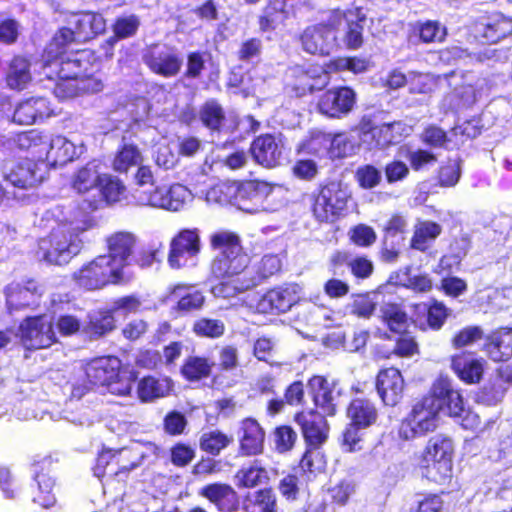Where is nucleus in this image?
<instances>
[{
	"mask_svg": "<svg viewBox=\"0 0 512 512\" xmlns=\"http://www.w3.org/2000/svg\"><path fill=\"white\" fill-rule=\"evenodd\" d=\"M346 413L351 423L365 429L374 425L378 419L376 407L370 400L365 398L352 399Z\"/></svg>",
	"mask_w": 512,
	"mask_h": 512,
	"instance_id": "7c9ffc66",
	"label": "nucleus"
},
{
	"mask_svg": "<svg viewBox=\"0 0 512 512\" xmlns=\"http://www.w3.org/2000/svg\"><path fill=\"white\" fill-rule=\"evenodd\" d=\"M19 330L21 340L28 349L47 348L56 341L52 320L46 315L25 319Z\"/></svg>",
	"mask_w": 512,
	"mask_h": 512,
	"instance_id": "ddd939ff",
	"label": "nucleus"
},
{
	"mask_svg": "<svg viewBox=\"0 0 512 512\" xmlns=\"http://www.w3.org/2000/svg\"><path fill=\"white\" fill-rule=\"evenodd\" d=\"M232 439L219 430L205 432L199 440L200 449L213 456L218 455L225 449Z\"/></svg>",
	"mask_w": 512,
	"mask_h": 512,
	"instance_id": "864d4df0",
	"label": "nucleus"
},
{
	"mask_svg": "<svg viewBox=\"0 0 512 512\" xmlns=\"http://www.w3.org/2000/svg\"><path fill=\"white\" fill-rule=\"evenodd\" d=\"M440 411H446L453 418H460L464 412L463 397L452 386H432L430 392L400 421L398 437L407 441L433 432Z\"/></svg>",
	"mask_w": 512,
	"mask_h": 512,
	"instance_id": "f03ea898",
	"label": "nucleus"
},
{
	"mask_svg": "<svg viewBox=\"0 0 512 512\" xmlns=\"http://www.w3.org/2000/svg\"><path fill=\"white\" fill-rule=\"evenodd\" d=\"M417 470L421 477L426 479L428 482L437 485H446L451 482L453 464L418 456Z\"/></svg>",
	"mask_w": 512,
	"mask_h": 512,
	"instance_id": "c85d7f7f",
	"label": "nucleus"
},
{
	"mask_svg": "<svg viewBox=\"0 0 512 512\" xmlns=\"http://www.w3.org/2000/svg\"><path fill=\"white\" fill-rule=\"evenodd\" d=\"M251 274V272H246L243 279L237 278L229 282H221L212 288V292L215 296L230 298L249 290L259 282L258 278L251 276Z\"/></svg>",
	"mask_w": 512,
	"mask_h": 512,
	"instance_id": "79ce46f5",
	"label": "nucleus"
},
{
	"mask_svg": "<svg viewBox=\"0 0 512 512\" xmlns=\"http://www.w3.org/2000/svg\"><path fill=\"white\" fill-rule=\"evenodd\" d=\"M455 446L453 440L444 434L430 437L419 456L453 464Z\"/></svg>",
	"mask_w": 512,
	"mask_h": 512,
	"instance_id": "473e14b6",
	"label": "nucleus"
},
{
	"mask_svg": "<svg viewBox=\"0 0 512 512\" xmlns=\"http://www.w3.org/2000/svg\"><path fill=\"white\" fill-rule=\"evenodd\" d=\"M250 152L258 164L272 168L281 163L283 144L280 138L272 134H263L251 143Z\"/></svg>",
	"mask_w": 512,
	"mask_h": 512,
	"instance_id": "6ab92c4d",
	"label": "nucleus"
},
{
	"mask_svg": "<svg viewBox=\"0 0 512 512\" xmlns=\"http://www.w3.org/2000/svg\"><path fill=\"white\" fill-rule=\"evenodd\" d=\"M482 26V35L488 42L495 43L512 34V18L501 13L490 16Z\"/></svg>",
	"mask_w": 512,
	"mask_h": 512,
	"instance_id": "c9c22d12",
	"label": "nucleus"
},
{
	"mask_svg": "<svg viewBox=\"0 0 512 512\" xmlns=\"http://www.w3.org/2000/svg\"><path fill=\"white\" fill-rule=\"evenodd\" d=\"M273 187L264 181H246L241 183L235 193L238 208L247 213H258L267 209L266 200Z\"/></svg>",
	"mask_w": 512,
	"mask_h": 512,
	"instance_id": "4468645a",
	"label": "nucleus"
},
{
	"mask_svg": "<svg viewBox=\"0 0 512 512\" xmlns=\"http://www.w3.org/2000/svg\"><path fill=\"white\" fill-rule=\"evenodd\" d=\"M100 163L96 160L80 168L73 179V188L79 194L97 193L101 179Z\"/></svg>",
	"mask_w": 512,
	"mask_h": 512,
	"instance_id": "2f4dec72",
	"label": "nucleus"
},
{
	"mask_svg": "<svg viewBox=\"0 0 512 512\" xmlns=\"http://www.w3.org/2000/svg\"><path fill=\"white\" fill-rule=\"evenodd\" d=\"M43 166V163L39 164L31 159H22L16 163L6 164L4 176L15 187L31 188L43 181L44 176L41 169Z\"/></svg>",
	"mask_w": 512,
	"mask_h": 512,
	"instance_id": "dca6fc26",
	"label": "nucleus"
},
{
	"mask_svg": "<svg viewBox=\"0 0 512 512\" xmlns=\"http://www.w3.org/2000/svg\"><path fill=\"white\" fill-rule=\"evenodd\" d=\"M106 29V21L101 14L93 12L74 13L69 16L67 26L61 28L49 44V53L54 47H66L72 43H83L101 34Z\"/></svg>",
	"mask_w": 512,
	"mask_h": 512,
	"instance_id": "20e7f679",
	"label": "nucleus"
},
{
	"mask_svg": "<svg viewBox=\"0 0 512 512\" xmlns=\"http://www.w3.org/2000/svg\"><path fill=\"white\" fill-rule=\"evenodd\" d=\"M442 227L432 221H421L414 227L411 247L419 251L427 250L441 234Z\"/></svg>",
	"mask_w": 512,
	"mask_h": 512,
	"instance_id": "e433bc0d",
	"label": "nucleus"
},
{
	"mask_svg": "<svg viewBox=\"0 0 512 512\" xmlns=\"http://www.w3.org/2000/svg\"><path fill=\"white\" fill-rule=\"evenodd\" d=\"M143 445L140 441H133L121 448H102L96 458L95 475L103 478L107 468L114 466L116 469L113 471V476L128 477L130 472L142 466L147 458Z\"/></svg>",
	"mask_w": 512,
	"mask_h": 512,
	"instance_id": "7ed1b4c3",
	"label": "nucleus"
},
{
	"mask_svg": "<svg viewBox=\"0 0 512 512\" xmlns=\"http://www.w3.org/2000/svg\"><path fill=\"white\" fill-rule=\"evenodd\" d=\"M213 366L214 362L207 358L190 356L181 367V373L188 381H199L211 374Z\"/></svg>",
	"mask_w": 512,
	"mask_h": 512,
	"instance_id": "a18cd8bd",
	"label": "nucleus"
},
{
	"mask_svg": "<svg viewBox=\"0 0 512 512\" xmlns=\"http://www.w3.org/2000/svg\"><path fill=\"white\" fill-rule=\"evenodd\" d=\"M135 243L136 236L131 232H116L107 238L109 254L106 256L113 259V265L117 266L121 273L127 259L133 252Z\"/></svg>",
	"mask_w": 512,
	"mask_h": 512,
	"instance_id": "cd10ccee",
	"label": "nucleus"
},
{
	"mask_svg": "<svg viewBox=\"0 0 512 512\" xmlns=\"http://www.w3.org/2000/svg\"><path fill=\"white\" fill-rule=\"evenodd\" d=\"M141 161L142 156L136 146L124 145L113 161V168L118 172H127L130 167L140 164Z\"/></svg>",
	"mask_w": 512,
	"mask_h": 512,
	"instance_id": "4d7b16f0",
	"label": "nucleus"
},
{
	"mask_svg": "<svg viewBox=\"0 0 512 512\" xmlns=\"http://www.w3.org/2000/svg\"><path fill=\"white\" fill-rule=\"evenodd\" d=\"M30 468L33 471V480L39 479L38 473L45 478H56L59 468V459L53 454H36L31 458Z\"/></svg>",
	"mask_w": 512,
	"mask_h": 512,
	"instance_id": "09e8293b",
	"label": "nucleus"
},
{
	"mask_svg": "<svg viewBox=\"0 0 512 512\" xmlns=\"http://www.w3.org/2000/svg\"><path fill=\"white\" fill-rule=\"evenodd\" d=\"M52 114L53 109L46 98L32 97L16 106L12 120L20 125H31L37 120L50 117Z\"/></svg>",
	"mask_w": 512,
	"mask_h": 512,
	"instance_id": "b1692460",
	"label": "nucleus"
},
{
	"mask_svg": "<svg viewBox=\"0 0 512 512\" xmlns=\"http://www.w3.org/2000/svg\"><path fill=\"white\" fill-rule=\"evenodd\" d=\"M297 433L289 425H281L274 430L275 448L279 453L291 451L297 441Z\"/></svg>",
	"mask_w": 512,
	"mask_h": 512,
	"instance_id": "680f3d73",
	"label": "nucleus"
},
{
	"mask_svg": "<svg viewBox=\"0 0 512 512\" xmlns=\"http://www.w3.org/2000/svg\"><path fill=\"white\" fill-rule=\"evenodd\" d=\"M321 448L305 446V450L298 463L303 473L316 474L324 469L326 461L324 455L320 452Z\"/></svg>",
	"mask_w": 512,
	"mask_h": 512,
	"instance_id": "603ef678",
	"label": "nucleus"
},
{
	"mask_svg": "<svg viewBox=\"0 0 512 512\" xmlns=\"http://www.w3.org/2000/svg\"><path fill=\"white\" fill-rule=\"evenodd\" d=\"M166 301L173 309L181 313L199 310L205 302L203 293L196 287L187 284H177L170 288Z\"/></svg>",
	"mask_w": 512,
	"mask_h": 512,
	"instance_id": "4be33fe9",
	"label": "nucleus"
},
{
	"mask_svg": "<svg viewBox=\"0 0 512 512\" xmlns=\"http://www.w3.org/2000/svg\"><path fill=\"white\" fill-rule=\"evenodd\" d=\"M295 0H269L263 10L259 25L263 31L275 29L282 24L290 15Z\"/></svg>",
	"mask_w": 512,
	"mask_h": 512,
	"instance_id": "c756f323",
	"label": "nucleus"
},
{
	"mask_svg": "<svg viewBox=\"0 0 512 512\" xmlns=\"http://www.w3.org/2000/svg\"><path fill=\"white\" fill-rule=\"evenodd\" d=\"M361 429H363L361 426H356L351 422L346 424L339 438V444L344 452L353 453L362 449Z\"/></svg>",
	"mask_w": 512,
	"mask_h": 512,
	"instance_id": "6e6d98bb",
	"label": "nucleus"
},
{
	"mask_svg": "<svg viewBox=\"0 0 512 512\" xmlns=\"http://www.w3.org/2000/svg\"><path fill=\"white\" fill-rule=\"evenodd\" d=\"M6 304L10 311L36 305L41 296L39 285L34 280L13 282L5 288Z\"/></svg>",
	"mask_w": 512,
	"mask_h": 512,
	"instance_id": "412c9836",
	"label": "nucleus"
},
{
	"mask_svg": "<svg viewBox=\"0 0 512 512\" xmlns=\"http://www.w3.org/2000/svg\"><path fill=\"white\" fill-rule=\"evenodd\" d=\"M199 118L205 127L219 131L225 121V112L215 99H209L200 107Z\"/></svg>",
	"mask_w": 512,
	"mask_h": 512,
	"instance_id": "de8ad7c7",
	"label": "nucleus"
},
{
	"mask_svg": "<svg viewBox=\"0 0 512 512\" xmlns=\"http://www.w3.org/2000/svg\"><path fill=\"white\" fill-rule=\"evenodd\" d=\"M313 402L325 416H334L341 397L340 390L336 386H311Z\"/></svg>",
	"mask_w": 512,
	"mask_h": 512,
	"instance_id": "f704fd0d",
	"label": "nucleus"
},
{
	"mask_svg": "<svg viewBox=\"0 0 512 512\" xmlns=\"http://www.w3.org/2000/svg\"><path fill=\"white\" fill-rule=\"evenodd\" d=\"M210 247L218 253H245L241 244L240 236L230 230H218L209 237Z\"/></svg>",
	"mask_w": 512,
	"mask_h": 512,
	"instance_id": "ea45409f",
	"label": "nucleus"
},
{
	"mask_svg": "<svg viewBox=\"0 0 512 512\" xmlns=\"http://www.w3.org/2000/svg\"><path fill=\"white\" fill-rule=\"evenodd\" d=\"M49 146L48 157L60 164L72 161L82 152V147H77L73 142L63 136H55L52 138Z\"/></svg>",
	"mask_w": 512,
	"mask_h": 512,
	"instance_id": "58836bf2",
	"label": "nucleus"
},
{
	"mask_svg": "<svg viewBox=\"0 0 512 512\" xmlns=\"http://www.w3.org/2000/svg\"><path fill=\"white\" fill-rule=\"evenodd\" d=\"M39 479H35L36 486L32 492V500L42 508H50L56 503V478H45L38 473Z\"/></svg>",
	"mask_w": 512,
	"mask_h": 512,
	"instance_id": "c03bdc74",
	"label": "nucleus"
},
{
	"mask_svg": "<svg viewBox=\"0 0 512 512\" xmlns=\"http://www.w3.org/2000/svg\"><path fill=\"white\" fill-rule=\"evenodd\" d=\"M200 250L199 229H183L171 240L168 264L172 269L195 266Z\"/></svg>",
	"mask_w": 512,
	"mask_h": 512,
	"instance_id": "9d476101",
	"label": "nucleus"
},
{
	"mask_svg": "<svg viewBox=\"0 0 512 512\" xmlns=\"http://www.w3.org/2000/svg\"><path fill=\"white\" fill-rule=\"evenodd\" d=\"M380 314L383 322L395 333L406 332L409 327L407 314L403 309L394 303H384L380 307Z\"/></svg>",
	"mask_w": 512,
	"mask_h": 512,
	"instance_id": "a19ab883",
	"label": "nucleus"
},
{
	"mask_svg": "<svg viewBox=\"0 0 512 512\" xmlns=\"http://www.w3.org/2000/svg\"><path fill=\"white\" fill-rule=\"evenodd\" d=\"M252 504L258 512H279L278 498L271 486L257 489L253 493Z\"/></svg>",
	"mask_w": 512,
	"mask_h": 512,
	"instance_id": "13d9d810",
	"label": "nucleus"
},
{
	"mask_svg": "<svg viewBox=\"0 0 512 512\" xmlns=\"http://www.w3.org/2000/svg\"><path fill=\"white\" fill-rule=\"evenodd\" d=\"M142 60L153 73L165 78L176 76L182 67V59L177 51L163 44L147 47L143 52Z\"/></svg>",
	"mask_w": 512,
	"mask_h": 512,
	"instance_id": "f8f14e48",
	"label": "nucleus"
},
{
	"mask_svg": "<svg viewBox=\"0 0 512 512\" xmlns=\"http://www.w3.org/2000/svg\"><path fill=\"white\" fill-rule=\"evenodd\" d=\"M408 84L411 93L426 94L434 90L436 80L430 74L410 72Z\"/></svg>",
	"mask_w": 512,
	"mask_h": 512,
	"instance_id": "338daca9",
	"label": "nucleus"
},
{
	"mask_svg": "<svg viewBox=\"0 0 512 512\" xmlns=\"http://www.w3.org/2000/svg\"><path fill=\"white\" fill-rule=\"evenodd\" d=\"M343 21L346 20L347 27L343 36V42L349 49H357L363 43V30L366 16L361 14L359 11L356 15V19L351 18L352 14L349 15L344 13Z\"/></svg>",
	"mask_w": 512,
	"mask_h": 512,
	"instance_id": "49530a36",
	"label": "nucleus"
},
{
	"mask_svg": "<svg viewBox=\"0 0 512 512\" xmlns=\"http://www.w3.org/2000/svg\"><path fill=\"white\" fill-rule=\"evenodd\" d=\"M199 495L213 504L218 512H238L240 510V496L228 483L214 482L204 485Z\"/></svg>",
	"mask_w": 512,
	"mask_h": 512,
	"instance_id": "a211bd4d",
	"label": "nucleus"
},
{
	"mask_svg": "<svg viewBox=\"0 0 512 512\" xmlns=\"http://www.w3.org/2000/svg\"><path fill=\"white\" fill-rule=\"evenodd\" d=\"M299 290L296 284L272 289L261 298L258 309L262 313H285L299 301Z\"/></svg>",
	"mask_w": 512,
	"mask_h": 512,
	"instance_id": "aec40b11",
	"label": "nucleus"
},
{
	"mask_svg": "<svg viewBox=\"0 0 512 512\" xmlns=\"http://www.w3.org/2000/svg\"><path fill=\"white\" fill-rule=\"evenodd\" d=\"M486 361L471 354L455 355L451 358V369L461 381L477 384L482 380Z\"/></svg>",
	"mask_w": 512,
	"mask_h": 512,
	"instance_id": "393cba45",
	"label": "nucleus"
},
{
	"mask_svg": "<svg viewBox=\"0 0 512 512\" xmlns=\"http://www.w3.org/2000/svg\"><path fill=\"white\" fill-rule=\"evenodd\" d=\"M242 435L239 439V451L244 456H256L264 450L265 432L260 424L251 418L242 421Z\"/></svg>",
	"mask_w": 512,
	"mask_h": 512,
	"instance_id": "a878e982",
	"label": "nucleus"
},
{
	"mask_svg": "<svg viewBox=\"0 0 512 512\" xmlns=\"http://www.w3.org/2000/svg\"><path fill=\"white\" fill-rule=\"evenodd\" d=\"M401 126L400 122H393L372 127L363 132L361 140L368 144L370 148H384L397 141L394 132L399 130Z\"/></svg>",
	"mask_w": 512,
	"mask_h": 512,
	"instance_id": "72a5a7b5",
	"label": "nucleus"
},
{
	"mask_svg": "<svg viewBox=\"0 0 512 512\" xmlns=\"http://www.w3.org/2000/svg\"><path fill=\"white\" fill-rule=\"evenodd\" d=\"M88 332L96 337H101L112 331L115 327V320L110 310L92 311L89 314Z\"/></svg>",
	"mask_w": 512,
	"mask_h": 512,
	"instance_id": "3c124183",
	"label": "nucleus"
},
{
	"mask_svg": "<svg viewBox=\"0 0 512 512\" xmlns=\"http://www.w3.org/2000/svg\"><path fill=\"white\" fill-rule=\"evenodd\" d=\"M376 304L370 294H358L352 296V302L348 305V309L351 314L367 319L374 313Z\"/></svg>",
	"mask_w": 512,
	"mask_h": 512,
	"instance_id": "e2e57ef3",
	"label": "nucleus"
},
{
	"mask_svg": "<svg viewBox=\"0 0 512 512\" xmlns=\"http://www.w3.org/2000/svg\"><path fill=\"white\" fill-rule=\"evenodd\" d=\"M139 25L140 20L136 15H125L116 19L113 30L116 37L128 38L136 33Z\"/></svg>",
	"mask_w": 512,
	"mask_h": 512,
	"instance_id": "774afa93",
	"label": "nucleus"
},
{
	"mask_svg": "<svg viewBox=\"0 0 512 512\" xmlns=\"http://www.w3.org/2000/svg\"><path fill=\"white\" fill-rule=\"evenodd\" d=\"M350 194L340 182L323 186L315 197L313 214L321 222H333L346 210Z\"/></svg>",
	"mask_w": 512,
	"mask_h": 512,
	"instance_id": "6e6552de",
	"label": "nucleus"
},
{
	"mask_svg": "<svg viewBox=\"0 0 512 512\" xmlns=\"http://www.w3.org/2000/svg\"><path fill=\"white\" fill-rule=\"evenodd\" d=\"M391 283L402 285L416 292H427L432 288V281L427 275L409 276L407 272L392 274L389 278Z\"/></svg>",
	"mask_w": 512,
	"mask_h": 512,
	"instance_id": "5fc2aeb1",
	"label": "nucleus"
},
{
	"mask_svg": "<svg viewBox=\"0 0 512 512\" xmlns=\"http://www.w3.org/2000/svg\"><path fill=\"white\" fill-rule=\"evenodd\" d=\"M126 187L118 178L104 174L97 193L85 198L78 210L64 213L60 208L46 211L39 223L50 228V233L41 238L35 255L38 260L49 264L68 263L82 248L80 234L93 226L90 213L102 202L115 203L121 200Z\"/></svg>",
	"mask_w": 512,
	"mask_h": 512,
	"instance_id": "f257e3e1",
	"label": "nucleus"
},
{
	"mask_svg": "<svg viewBox=\"0 0 512 512\" xmlns=\"http://www.w3.org/2000/svg\"><path fill=\"white\" fill-rule=\"evenodd\" d=\"M31 81L30 64L26 58L17 56L10 63L6 82L11 89L22 90Z\"/></svg>",
	"mask_w": 512,
	"mask_h": 512,
	"instance_id": "4c0bfd02",
	"label": "nucleus"
},
{
	"mask_svg": "<svg viewBox=\"0 0 512 512\" xmlns=\"http://www.w3.org/2000/svg\"><path fill=\"white\" fill-rule=\"evenodd\" d=\"M277 489L284 500L296 502L301 491L300 479L296 474L288 473L279 480Z\"/></svg>",
	"mask_w": 512,
	"mask_h": 512,
	"instance_id": "052dcab7",
	"label": "nucleus"
},
{
	"mask_svg": "<svg viewBox=\"0 0 512 512\" xmlns=\"http://www.w3.org/2000/svg\"><path fill=\"white\" fill-rule=\"evenodd\" d=\"M235 485L239 489H253L268 484L270 476L267 468L258 459L243 464L234 474Z\"/></svg>",
	"mask_w": 512,
	"mask_h": 512,
	"instance_id": "bb28decb",
	"label": "nucleus"
},
{
	"mask_svg": "<svg viewBox=\"0 0 512 512\" xmlns=\"http://www.w3.org/2000/svg\"><path fill=\"white\" fill-rule=\"evenodd\" d=\"M305 446L322 447L329 439L330 424L322 413L310 409L294 414Z\"/></svg>",
	"mask_w": 512,
	"mask_h": 512,
	"instance_id": "9b49d317",
	"label": "nucleus"
},
{
	"mask_svg": "<svg viewBox=\"0 0 512 512\" xmlns=\"http://www.w3.org/2000/svg\"><path fill=\"white\" fill-rule=\"evenodd\" d=\"M506 394L504 386H480L473 395L476 404L495 406L500 403Z\"/></svg>",
	"mask_w": 512,
	"mask_h": 512,
	"instance_id": "bf43d9fd",
	"label": "nucleus"
},
{
	"mask_svg": "<svg viewBox=\"0 0 512 512\" xmlns=\"http://www.w3.org/2000/svg\"><path fill=\"white\" fill-rule=\"evenodd\" d=\"M249 256L246 253H217L211 263V273L218 279H230L247 272Z\"/></svg>",
	"mask_w": 512,
	"mask_h": 512,
	"instance_id": "5701e85b",
	"label": "nucleus"
},
{
	"mask_svg": "<svg viewBox=\"0 0 512 512\" xmlns=\"http://www.w3.org/2000/svg\"><path fill=\"white\" fill-rule=\"evenodd\" d=\"M263 50L262 40L249 38L244 40L237 51V57L241 62L252 63L258 60Z\"/></svg>",
	"mask_w": 512,
	"mask_h": 512,
	"instance_id": "69168bd1",
	"label": "nucleus"
},
{
	"mask_svg": "<svg viewBox=\"0 0 512 512\" xmlns=\"http://www.w3.org/2000/svg\"><path fill=\"white\" fill-rule=\"evenodd\" d=\"M134 199L139 205L179 211L191 199V192L181 184H174L168 189L155 187L151 191L139 188Z\"/></svg>",
	"mask_w": 512,
	"mask_h": 512,
	"instance_id": "1a4fd4ad",
	"label": "nucleus"
},
{
	"mask_svg": "<svg viewBox=\"0 0 512 512\" xmlns=\"http://www.w3.org/2000/svg\"><path fill=\"white\" fill-rule=\"evenodd\" d=\"M121 361L117 357L107 356L92 359L83 367L89 384H114L122 382Z\"/></svg>",
	"mask_w": 512,
	"mask_h": 512,
	"instance_id": "f3484780",
	"label": "nucleus"
},
{
	"mask_svg": "<svg viewBox=\"0 0 512 512\" xmlns=\"http://www.w3.org/2000/svg\"><path fill=\"white\" fill-rule=\"evenodd\" d=\"M367 69V61L357 57H339L331 60L325 66L324 79L321 81V85H325L328 82L327 74L332 72H338L343 70H349L353 73H361Z\"/></svg>",
	"mask_w": 512,
	"mask_h": 512,
	"instance_id": "8fccbe9b",
	"label": "nucleus"
},
{
	"mask_svg": "<svg viewBox=\"0 0 512 512\" xmlns=\"http://www.w3.org/2000/svg\"><path fill=\"white\" fill-rule=\"evenodd\" d=\"M344 16L343 11L333 10L326 23L307 27L300 37L303 50L313 55H329L336 47V30Z\"/></svg>",
	"mask_w": 512,
	"mask_h": 512,
	"instance_id": "423d86ee",
	"label": "nucleus"
},
{
	"mask_svg": "<svg viewBox=\"0 0 512 512\" xmlns=\"http://www.w3.org/2000/svg\"><path fill=\"white\" fill-rule=\"evenodd\" d=\"M355 99V92L351 88H333L320 95L317 107L321 114L329 118L339 119L352 110Z\"/></svg>",
	"mask_w": 512,
	"mask_h": 512,
	"instance_id": "2eb2a0df",
	"label": "nucleus"
},
{
	"mask_svg": "<svg viewBox=\"0 0 512 512\" xmlns=\"http://www.w3.org/2000/svg\"><path fill=\"white\" fill-rule=\"evenodd\" d=\"M77 285L87 289H101L110 283L122 280V273L113 265V259L108 256H98L73 274Z\"/></svg>",
	"mask_w": 512,
	"mask_h": 512,
	"instance_id": "0eeeda50",
	"label": "nucleus"
},
{
	"mask_svg": "<svg viewBox=\"0 0 512 512\" xmlns=\"http://www.w3.org/2000/svg\"><path fill=\"white\" fill-rule=\"evenodd\" d=\"M193 331L199 336L218 338L224 334L225 325L221 320L201 318L194 323Z\"/></svg>",
	"mask_w": 512,
	"mask_h": 512,
	"instance_id": "0e129e2a",
	"label": "nucleus"
},
{
	"mask_svg": "<svg viewBox=\"0 0 512 512\" xmlns=\"http://www.w3.org/2000/svg\"><path fill=\"white\" fill-rule=\"evenodd\" d=\"M64 48L55 46L54 51L49 53V45L47 46L42 65V73L46 78H76L80 77L82 72L88 71L93 57L90 50L65 54Z\"/></svg>",
	"mask_w": 512,
	"mask_h": 512,
	"instance_id": "39448f33",
	"label": "nucleus"
},
{
	"mask_svg": "<svg viewBox=\"0 0 512 512\" xmlns=\"http://www.w3.org/2000/svg\"><path fill=\"white\" fill-rule=\"evenodd\" d=\"M486 352L493 361H507L512 357V328L501 331L486 345Z\"/></svg>",
	"mask_w": 512,
	"mask_h": 512,
	"instance_id": "37998d69",
	"label": "nucleus"
}]
</instances>
